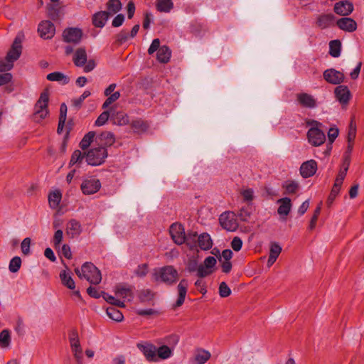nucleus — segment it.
Returning a JSON list of instances; mask_svg holds the SVG:
<instances>
[{"mask_svg":"<svg viewBox=\"0 0 364 364\" xmlns=\"http://www.w3.org/2000/svg\"><path fill=\"white\" fill-rule=\"evenodd\" d=\"M209 351L204 349L198 350L195 355V361L197 364H205L210 358Z\"/></svg>","mask_w":364,"mask_h":364,"instance_id":"nucleus-36","label":"nucleus"},{"mask_svg":"<svg viewBox=\"0 0 364 364\" xmlns=\"http://www.w3.org/2000/svg\"><path fill=\"white\" fill-rule=\"evenodd\" d=\"M111 119L113 123L119 126L126 125L129 123V117L123 112H117L113 108L110 109Z\"/></svg>","mask_w":364,"mask_h":364,"instance_id":"nucleus-25","label":"nucleus"},{"mask_svg":"<svg viewBox=\"0 0 364 364\" xmlns=\"http://www.w3.org/2000/svg\"><path fill=\"white\" fill-rule=\"evenodd\" d=\"M308 125L311 126L307 132L309 142L314 146H318L323 144L326 140L325 134L318 128L321 123L316 120H311L307 122Z\"/></svg>","mask_w":364,"mask_h":364,"instance_id":"nucleus-4","label":"nucleus"},{"mask_svg":"<svg viewBox=\"0 0 364 364\" xmlns=\"http://www.w3.org/2000/svg\"><path fill=\"white\" fill-rule=\"evenodd\" d=\"M171 50L167 46H162L156 53V58L161 63H167L171 58Z\"/></svg>","mask_w":364,"mask_h":364,"instance_id":"nucleus-28","label":"nucleus"},{"mask_svg":"<svg viewBox=\"0 0 364 364\" xmlns=\"http://www.w3.org/2000/svg\"><path fill=\"white\" fill-rule=\"evenodd\" d=\"M220 225L228 231H235L238 228V223L233 213H223L220 215Z\"/></svg>","mask_w":364,"mask_h":364,"instance_id":"nucleus-7","label":"nucleus"},{"mask_svg":"<svg viewBox=\"0 0 364 364\" xmlns=\"http://www.w3.org/2000/svg\"><path fill=\"white\" fill-rule=\"evenodd\" d=\"M251 208L249 206L242 207L239 211L238 216L241 220L246 222L248 221L251 216Z\"/></svg>","mask_w":364,"mask_h":364,"instance_id":"nucleus-51","label":"nucleus"},{"mask_svg":"<svg viewBox=\"0 0 364 364\" xmlns=\"http://www.w3.org/2000/svg\"><path fill=\"white\" fill-rule=\"evenodd\" d=\"M282 188L285 190L286 194H294L299 189V184L294 181H287L283 183Z\"/></svg>","mask_w":364,"mask_h":364,"instance_id":"nucleus-39","label":"nucleus"},{"mask_svg":"<svg viewBox=\"0 0 364 364\" xmlns=\"http://www.w3.org/2000/svg\"><path fill=\"white\" fill-rule=\"evenodd\" d=\"M188 280L183 279L180 281L177 286L178 290V299L176 303L173 305L174 309L180 307L184 303L187 291H188Z\"/></svg>","mask_w":364,"mask_h":364,"instance_id":"nucleus-17","label":"nucleus"},{"mask_svg":"<svg viewBox=\"0 0 364 364\" xmlns=\"http://www.w3.org/2000/svg\"><path fill=\"white\" fill-rule=\"evenodd\" d=\"M46 78L49 81H55L62 85H67L70 82V78L60 72H53L47 75Z\"/></svg>","mask_w":364,"mask_h":364,"instance_id":"nucleus-31","label":"nucleus"},{"mask_svg":"<svg viewBox=\"0 0 364 364\" xmlns=\"http://www.w3.org/2000/svg\"><path fill=\"white\" fill-rule=\"evenodd\" d=\"M109 117L111 118V112L107 110L104 111L97 117L95 124L97 127L102 126L107 122Z\"/></svg>","mask_w":364,"mask_h":364,"instance_id":"nucleus-48","label":"nucleus"},{"mask_svg":"<svg viewBox=\"0 0 364 364\" xmlns=\"http://www.w3.org/2000/svg\"><path fill=\"white\" fill-rule=\"evenodd\" d=\"M334 12L340 16H348L353 11V5L348 1H341L334 5Z\"/></svg>","mask_w":364,"mask_h":364,"instance_id":"nucleus-18","label":"nucleus"},{"mask_svg":"<svg viewBox=\"0 0 364 364\" xmlns=\"http://www.w3.org/2000/svg\"><path fill=\"white\" fill-rule=\"evenodd\" d=\"M242 247V240L239 237H233L231 242V247L233 250L238 252L241 250Z\"/></svg>","mask_w":364,"mask_h":364,"instance_id":"nucleus-59","label":"nucleus"},{"mask_svg":"<svg viewBox=\"0 0 364 364\" xmlns=\"http://www.w3.org/2000/svg\"><path fill=\"white\" fill-rule=\"evenodd\" d=\"M75 272L80 279L84 278L92 284H98L102 281L100 271L92 262H85L80 269L75 268Z\"/></svg>","mask_w":364,"mask_h":364,"instance_id":"nucleus-2","label":"nucleus"},{"mask_svg":"<svg viewBox=\"0 0 364 364\" xmlns=\"http://www.w3.org/2000/svg\"><path fill=\"white\" fill-rule=\"evenodd\" d=\"M198 233L196 232H188L185 235L186 241L185 243L190 247L191 249L196 247V242H198Z\"/></svg>","mask_w":364,"mask_h":364,"instance_id":"nucleus-42","label":"nucleus"},{"mask_svg":"<svg viewBox=\"0 0 364 364\" xmlns=\"http://www.w3.org/2000/svg\"><path fill=\"white\" fill-rule=\"evenodd\" d=\"M154 294L150 289H142L139 292V299L141 302L150 301L154 299Z\"/></svg>","mask_w":364,"mask_h":364,"instance_id":"nucleus-46","label":"nucleus"},{"mask_svg":"<svg viewBox=\"0 0 364 364\" xmlns=\"http://www.w3.org/2000/svg\"><path fill=\"white\" fill-rule=\"evenodd\" d=\"M282 252V247L277 242H272L269 249V255L267 260V267L269 268L276 262Z\"/></svg>","mask_w":364,"mask_h":364,"instance_id":"nucleus-26","label":"nucleus"},{"mask_svg":"<svg viewBox=\"0 0 364 364\" xmlns=\"http://www.w3.org/2000/svg\"><path fill=\"white\" fill-rule=\"evenodd\" d=\"M85 155L82 154L80 150H75L71 156L69 166L80 164L82 161Z\"/></svg>","mask_w":364,"mask_h":364,"instance_id":"nucleus-47","label":"nucleus"},{"mask_svg":"<svg viewBox=\"0 0 364 364\" xmlns=\"http://www.w3.org/2000/svg\"><path fill=\"white\" fill-rule=\"evenodd\" d=\"M107 97H108L104 102L102 107V109H107L111 104H112L114 102L117 101L120 97V93H119V92L117 91Z\"/></svg>","mask_w":364,"mask_h":364,"instance_id":"nucleus-52","label":"nucleus"},{"mask_svg":"<svg viewBox=\"0 0 364 364\" xmlns=\"http://www.w3.org/2000/svg\"><path fill=\"white\" fill-rule=\"evenodd\" d=\"M87 292L91 297L95 299H98L101 296H102V291H100L97 288L91 286L87 289Z\"/></svg>","mask_w":364,"mask_h":364,"instance_id":"nucleus-64","label":"nucleus"},{"mask_svg":"<svg viewBox=\"0 0 364 364\" xmlns=\"http://www.w3.org/2000/svg\"><path fill=\"white\" fill-rule=\"evenodd\" d=\"M12 80V75L10 73L0 74V86L9 83Z\"/></svg>","mask_w":364,"mask_h":364,"instance_id":"nucleus-63","label":"nucleus"},{"mask_svg":"<svg viewBox=\"0 0 364 364\" xmlns=\"http://www.w3.org/2000/svg\"><path fill=\"white\" fill-rule=\"evenodd\" d=\"M107 315L113 321L120 322L123 320L124 316L122 313L117 309L114 306L107 307L106 309Z\"/></svg>","mask_w":364,"mask_h":364,"instance_id":"nucleus-37","label":"nucleus"},{"mask_svg":"<svg viewBox=\"0 0 364 364\" xmlns=\"http://www.w3.org/2000/svg\"><path fill=\"white\" fill-rule=\"evenodd\" d=\"M107 9L108 15L113 16L121 10V1L119 0H109L107 3Z\"/></svg>","mask_w":364,"mask_h":364,"instance_id":"nucleus-34","label":"nucleus"},{"mask_svg":"<svg viewBox=\"0 0 364 364\" xmlns=\"http://www.w3.org/2000/svg\"><path fill=\"white\" fill-rule=\"evenodd\" d=\"M62 194L60 191H55L50 193L48 196V202L51 208H56L61 200Z\"/></svg>","mask_w":364,"mask_h":364,"instance_id":"nucleus-41","label":"nucleus"},{"mask_svg":"<svg viewBox=\"0 0 364 364\" xmlns=\"http://www.w3.org/2000/svg\"><path fill=\"white\" fill-rule=\"evenodd\" d=\"M31 238L26 237L21 242V247L23 255H28L30 253Z\"/></svg>","mask_w":364,"mask_h":364,"instance_id":"nucleus-56","label":"nucleus"},{"mask_svg":"<svg viewBox=\"0 0 364 364\" xmlns=\"http://www.w3.org/2000/svg\"><path fill=\"white\" fill-rule=\"evenodd\" d=\"M335 95L341 104L346 105L350 98V92L347 86L339 85L335 89Z\"/></svg>","mask_w":364,"mask_h":364,"instance_id":"nucleus-22","label":"nucleus"},{"mask_svg":"<svg viewBox=\"0 0 364 364\" xmlns=\"http://www.w3.org/2000/svg\"><path fill=\"white\" fill-rule=\"evenodd\" d=\"M73 63L77 67H82L87 62V53L85 48H79L76 50L73 56Z\"/></svg>","mask_w":364,"mask_h":364,"instance_id":"nucleus-27","label":"nucleus"},{"mask_svg":"<svg viewBox=\"0 0 364 364\" xmlns=\"http://www.w3.org/2000/svg\"><path fill=\"white\" fill-rule=\"evenodd\" d=\"M173 7L172 0H156V9L160 12L168 13Z\"/></svg>","mask_w":364,"mask_h":364,"instance_id":"nucleus-35","label":"nucleus"},{"mask_svg":"<svg viewBox=\"0 0 364 364\" xmlns=\"http://www.w3.org/2000/svg\"><path fill=\"white\" fill-rule=\"evenodd\" d=\"M98 140L103 146H109L114 143L115 138L113 133L110 132H104L98 137Z\"/></svg>","mask_w":364,"mask_h":364,"instance_id":"nucleus-33","label":"nucleus"},{"mask_svg":"<svg viewBox=\"0 0 364 364\" xmlns=\"http://www.w3.org/2000/svg\"><path fill=\"white\" fill-rule=\"evenodd\" d=\"M232 250H229V249H226V250H224L221 255H220L219 257H218V260L219 262H222L223 260H225V261H227V260H230L231 258L232 257Z\"/></svg>","mask_w":364,"mask_h":364,"instance_id":"nucleus-62","label":"nucleus"},{"mask_svg":"<svg viewBox=\"0 0 364 364\" xmlns=\"http://www.w3.org/2000/svg\"><path fill=\"white\" fill-rule=\"evenodd\" d=\"M82 226L79 221L72 219L66 225V234L70 238L78 237L82 232Z\"/></svg>","mask_w":364,"mask_h":364,"instance_id":"nucleus-19","label":"nucleus"},{"mask_svg":"<svg viewBox=\"0 0 364 364\" xmlns=\"http://www.w3.org/2000/svg\"><path fill=\"white\" fill-rule=\"evenodd\" d=\"M341 43L339 40H333L329 43V54L333 58H338L341 55Z\"/></svg>","mask_w":364,"mask_h":364,"instance_id":"nucleus-38","label":"nucleus"},{"mask_svg":"<svg viewBox=\"0 0 364 364\" xmlns=\"http://www.w3.org/2000/svg\"><path fill=\"white\" fill-rule=\"evenodd\" d=\"M63 237V232L61 230H58L55 232L53 236V244L55 248L60 246V242H62Z\"/></svg>","mask_w":364,"mask_h":364,"instance_id":"nucleus-58","label":"nucleus"},{"mask_svg":"<svg viewBox=\"0 0 364 364\" xmlns=\"http://www.w3.org/2000/svg\"><path fill=\"white\" fill-rule=\"evenodd\" d=\"M132 127L134 129L135 132H139L146 131L148 128V126L146 123L144 122L143 120L137 119L132 122Z\"/></svg>","mask_w":364,"mask_h":364,"instance_id":"nucleus-50","label":"nucleus"},{"mask_svg":"<svg viewBox=\"0 0 364 364\" xmlns=\"http://www.w3.org/2000/svg\"><path fill=\"white\" fill-rule=\"evenodd\" d=\"M299 171L303 178H309L316 173L317 171V163L314 159L306 161L301 164Z\"/></svg>","mask_w":364,"mask_h":364,"instance_id":"nucleus-16","label":"nucleus"},{"mask_svg":"<svg viewBox=\"0 0 364 364\" xmlns=\"http://www.w3.org/2000/svg\"><path fill=\"white\" fill-rule=\"evenodd\" d=\"M49 101L48 92L43 91L34 106L33 120L40 122L45 119L48 114V105Z\"/></svg>","mask_w":364,"mask_h":364,"instance_id":"nucleus-3","label":"nucleus"},{"mask_svg":"<svg viewBox=\"0 0 364 364\" xmlns=\"http://www.w3.org/2000/svg\"><path fill=\"white\" fill-rule=\"evenodd\" d=\"M230 294H231V289L228 286V284L225 282H221L219 286L220 296L223 298H225V297H228V296H230Z\"/></svg>","mask_w":364,"mask_h":364,"instance_id":"nucleus-55","label":"nucleus"},{"mask_svg":"<svg viewBox=\"0 0 364 364\" xmlns=\"http://www.w3.org/2000/svg\"><path fill=\"white\" fill-rule=\"evenodd\" d=\"M40 36L44 39L52 38L55 33L54 24L50 21H43L38 28Z\"/></svg>","mask_w":364,"mask_h":364,"instance_id":"nucleus-12","label":"nucleus"},{"mask_svg":"<svg viewBox=\"0 0 364 364\" xmlns=\"http://www.w3.org/2000/svg\"><path fill=\"white\" fill-rule=\"evenodd\" d=\"M323 78L328 83L338 85L343 82L344 75L338 70L331 68L323 72Z\"/></svg>","mask_w":364,"mask_h":364,"instance_id":"nucleus-15","label":"nucleus"},{"mask_svg":"<svg viewBox=\"0 0 364 364\" xmlns=\"http://www.w3.org/2000/svg\"><path fill=\"white\" fill-rule=\"evenodd\" d=\"M217 260L213 256L207 257L203 262L198 267L197 276L200 278L206 277L214 272Z\"/></svg>","mask_w":364,"mask_h":364,"instance_id":"nucleus-6","label":"nucleus"},{"mask_svg":"<svg viewBox=\"0 0 364 364\" xmlns=\"http://www.w3.org/2000/svg\"><path fill=\"white\" fill-rule=\"evenodd\" d=\"M21 266V257L16 256L11 259L9 265V269L11 272L16 273L19 270Z\"/></svg>","mask_w":364,"mask_h":364,"instance_id":"nucleus-45","label":"nucleus"},{"mask_svg":"<svg viewBox=\"0 0 364 364\" xmlns=\"http://www.w3.org/2000/svg\"><path fill=\"white\" fill-rule=\"evenodd\" d=\"M321 203H320L314 210V215L311 219L310 224L309 226V229L310 230H312L315 228L318 218L321 213Z\"/></svg>","mask_w":364,"mask_h":364,"instance_id":"nucleus-53","label":"nucleus"},{"mask_svg":"<svg viewBox=\"0 0 364 364\" xmlns=\"http://www.w3.org/2000/svg\"><path fill=\"white\" fill-rule=\"evenodd\" d=\"M91 95V92L88 90L84 91L81 96L73 100V105L75 107H80L82 102Z\"/></svg>","mask_w":364,"mask_h":364,"instance_id":"nucleus-61","label":"nucleus"},{"mask_svg":"<svg viewBox=\"0 0 364 364\" xmlns=\"http://www.w3.org/2000/svg\"><path fill=\"white\" fill-rule=\"evenodd\" d=\"M21 50V39L19 36H16L13 43L11 48L6 56V60L13 64V63L18 60L20 57Z\"/></svg>","mask_w":364,"mask_h":364,"instance_id":"nucleus-11","label":"nucleus"},{"mask_svg":"<svg viewBox=\"0 0 364 364\" xmlns=\"http://www.w3.org/2000/svg\"><path fill=\"white\" fill-rule=\"evenodd\" d=\"M102 297L103 299L108 303L118 307L124 308L125 306V304L124 301H122L117 299H116L114 296L109 295V294L102 291Z\"/></svg>","mask_w":364,"mask_h":364,"instance_id":"nucleus-43","label":"nucleus"},{"mask_svg":"<svg viewBox=\"0 0 364 364\" xmlns=\"http://www.w3.org/2000/svg\"><path fill=\"white\" fill-rule=\"evenodd\" d=\"M60 278L62 284L70 289H74L75 288V283L70 273H68L65 270L60 272Z\"/></svg>","mask_w":364,"mask_h":364,"instance_id":"nucleus-32","label":"nucleus"},{"mask_svg":"<svg viewBox=\"0 0 364 364\" xmlns=\"http://www.w3.org/2000/svg\"><path fill=\"white\" fill-rule=\"evenodd\" d=\"M198 243L200 248L203 250H208L213 246V241L208 233H203L198 237Z\"/></svg>","mask_w":364,"mask_h":364,"instance_id":"nucleus-30","label":"nucleus"},{"mask_svg":"<svg viewBox=\"0 0 364 364\" xmlns=\"http://www.w3.org/2000/svg\"><path fill=\"white\" fill-rule=\"evenodd\" d=\"M10 333L9 330H3L0 333V343L3 347H7L10 343Z\"/></svg>","mask_w":364,"mask_h":364,"instance_id":"nucleus-54","label":"nucleus"},{"mask_svg":"<svg viewBox=\"0 0 364 364\" xmlns=\"http://www.w3.org/2000/svg\"><path fill=\"white\" fill-rule=\"evenodd\" d=\"M95 136V133L94 132H89L87 134H86L80 143V147L82 150L88 148L91 142L93 141Z\"/></svg>","mask_w":364,"mask_h":364,"instance_id":"nucleus-44","label":"nucleus"},{"mask_svg":"<svg viewBox=\"0 0 364 364\" xmlns=\"http://www.w3.org/2000/svg\"><path fill=\"white\" fill-rule=\"evenodd\" d=\"M137 348L143 353L146 359L149 362H157L156 348L151 343H138Z\"/></svg>","mask_w":364,"mask_h":364,"instance_id":"nucleus-14","label":"nucleus"},{"mask_svg":"<svg viewBox=\"0 0 364 364\" xmlns=\"http://www.w3.org/2000/svg\"><path fill=\"white\" fill-rule=\"evenodd\" d=\"M335 16L332 14H321L317 17L316 26L321 29L331 27L333 25Z\"/></svg>","mask_w":364,"mask_h":364,"instance_id":"nucleus-23","label":"nucleus"},{"mask_svg":"<svg viewBox=\"0 0 364 364\" xmlns=\"http://www.w3.org/2000/svg\"><path fill=\"white\" fill-rule=\"evenodd\" d=\"M337 26L346 31V32H353L357 29V23L351 18L343 17L338 19L336 21Z\"/></svg>","mask_w":364,"mask_h":364,"instance_id":"nucleus-21","label":"nucleus"},{"mask_svg":"<svg viewBox=\"0 0 364 364\" xmlns=\"http://www.w3.org/2000/svg\"><path fill=\"white\" fill-rule=\"evenodd\" d=\"M148 273V267L146 264H142L138 266L135 270V274L139 277H145Z\"/></svg>","mask_w":364,"mask_h":364,"instance_id":"nucleus-60","label":"nucleus"},{"mask_svg":"<svg viewBox=\"0 0 364 364\" xmlns=\"http://www.w3.org/2000/svg\"><path fill=\"white\" fill-rule=\"evenodd\" d=\"M277 203L279 206L277 209V213L279 215L287 217L291 209V200L288 197L280 198L277 200Z\"/></svg>","mask_w":364,"mask_h":364,"instance_id":"nucleus-24","label":"nucleus"},{"mask_svg":"<svg viewBox=\"0 0 364 364\" xmlns=\"http://www.w3.org/2000/svg\"><path fill=\"white\" fill-rule=\"evenodd\" d=\"M296 101L301 107L304 108L314 109L317 107L316 99L313 95L306 92L298 93Z\"/></svg>","mask_w":364,"mask_h":364,"instance_id":"nucleus-13","label":"nucleus"},{"mask_svg":"<svg viewBox=\"0 0 364 364\" xmlns=\"http://www.w3.org/2000/svg\"><path fill=\"white\" fill-rule=\"evenodd\" d=\"M109 15L107 11H99L93 15L92 23L95 26L102 28L109 18Z\"/></svg>","mask_w":364,"mask_h":364,"instance_id":"nucleus-29","label":"nucleus"},{"mask_svg":"<svg viewBox=\"0 0 364 364\" xmlns=\"http://www.w3.org/2000/svg\"><path fill=\"white\" fill-rule=\"evenodd\" d=\"M170 235L174 242L178 245L185 243V231L183 227L178 223H173L170 227Z\"/></svg>","mask_w":364,"mask_h":364,"instance_id":"nucleus-10","label":"nucleus"},{"mask_svg":"<svg viewBox=\"0 0 364 364\" xmlns=\"http://www.w3.org/2000/svg\"><path fill=\"white\" fill-rule=\"evenodd\" d=\"M152 279L156 282H163L168 285H172L178 279V272L173 266L167 265L154 269L152 273Z\"/></svg>","mask_w":364,"mask_h":364,"instance_id":"nucleus-1","label":"nucleus"},{"mask_svg":"<svg viewBox=\"0 0 364 364\" xmlns=\"http://www.w3.org/2000/svg\"><path fill=\"white\" fill-rule=\"evenodd\" d=\"M82 31L77 28H68L63 32V39L65 42L77 44L80 42Z\"/></svg>","mask_w":364,"mask_h":364,"instance_id":"nucleus-9","label":"nucleus"},{"mask_svg":"<svg viewBox=\"0 0 364 364\" xmlns=\"http://www.w3.org/2000/svg\"><path fill=\"white\" fill-rule=\"evenodd\" d=\"M349 164H350V159H349L348 156H347L345 158V160H344V162L343 164V168L340 170V171L336 177L338 179H339V181H343V180L346 176L347 171L348 170Z\"/></svg>","mask_w":364,"mask_h":364,"instance_id":"nucleus-49","label":"nucleus"},{"mask_svg":"<svg viewBox=\"0 0 364 364\" xmlns=\"http://www.w3.org/2000/svg\"><path fill=\"white\" fill-rule=\"evenodd\" d=\"M173 349L170 347L163 345L156 349V355L158 359L166 360L172 355Z\"/></svg>","mask_w":364,"mask_h":364,"instance_id":"nucleus-40","label":"nucleus"},{"mask_svg":"<svg viewBox=\"0 0 364 364\" xmlns=\"http://www.w3.org/2000/svg\"><path fill=\"white\" fill-rule=\"evenodd\" d=\"M101 188V183L95 178L84 179L81 183L80 188L83 194L91 195L97 193Z\"/></svg>","mask_w":364,"mask_h":364,"instance_id":"nucleus-8","label":"nucleus"},{"mask_svg":"<svg viewBox=\"0 0 364 364\" xmlns=\"http://www.w3.org/2000/svg\"><path fill=\"white\" fill-rule=\"evenodd\" d=\"M160 48V40L159 38H155L152 41L151 44L148 49V53L149 55H152L156 51H158Z\"/></svg>","mask_w":364,"mask_h":364,"instance_id":"nucleus-57","label":"nucleus"},{"mask_svg":"<svg viewBox=\"0 0 364 364\" xmlns=\"http://www.w3.org/2000/svg\"><path fill=\"white\" fill-rule=\"evenodd\" d=\"M86 161L91 166H99L104 163L107 157V151L103 146L91 149L86 154Z\"/></svg>","mask_w":364,"mask_h":364,"instance_id":"nucleus-5","label":"nucleus"},{"mask_svg":"<svg viewBox=\"0 0 364 364\" xmlns=\"http://www.w3.org/2000/svg\"><path fill=\"white\" fill-rule=\"evenodd\" d=\"M133 287L119 284L115 288V294L117 297L124 299V301H130L134 298Z\"/></svg>","mask_w":364,"mask_h":364,"instance_id":"nucleus-20","label":"nucleus"}]
</instances>
